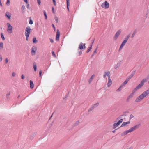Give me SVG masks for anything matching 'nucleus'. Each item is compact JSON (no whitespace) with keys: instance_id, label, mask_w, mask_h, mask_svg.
Returning <instances> with one entry per match:
<instances>
[{"instance_id":"f257e3e1","label":"nucleus","mask_w":149,"mask_h":149,"mask_svg":"<svg viewBox=\"0 0 149 149\" xmlns=\"http://www.w3.org/2000/svg\"><path fill=\"white\" fill-rule=\"evenodd\" d=\"M149 94V88L146 91H144L141 95L139 96L135 100L136 102H138L141 101Z\"/></svg>"},{"instance_id":"f03ea898","label":"nucleus","mask_w":149,"mask_h":149,"mask_svg":"<svg viewBox=\"0 0 149 149\" xmlns=\"http://www.w3.org/2000/svg\"><path fill=\"white\" fill-rule=\"evenodd\" d=\"M141 125L140 124H139L134 126L132 127L131 128L128 130L125 131L122 133L121 134V136H123L126 135L128 133L131 132L139 128L140 127Z\"/></svg>"},{"instance_id":"7ed1b4c3","label":"nucleus","mask_w":149,"mask_h":149,"mask_svg":"<svg viewBox=\"0 0 149 149\" xmlns=\"http://www.w3.org/2000/svg\"><path fill=\"white\" fill-rule=\"evenodd\" d=\"M31 30V29L29 27H27L25 29V34L26 37V40L27 41L28 40V38Z\"/></svg>"},{"instance_id":"20e7f679","label":"nucleus","mask_w":149,"mask_h":149,"mask_svg":"<svg viewBox=\"0 0 149 149\" xmlns=\"http://www.w3.org/2000/svg\"><path fill=\"white\" fill-rule=\"evenodd\" d=\"M7 31L9 33H11L12 32L13 27L9 23H7Z\"/></svg>"},{"instance_id":"39448f33","label":"nucleus","mask_w":149,"mask_h":149,"mask_svg":"<svg viewBox=\"0 0 149 149\" xmlns=\"http://www.w3.org/2000/svg\"><path fill=\"white\" fill-rule=\"evenodd\" d=\"M146 79H143L141 82L140 84H139L136 87V88L138 90L140 89L143 86L144 83L146 82Z\"/></svg>"},{"instance_id":"423d86ee","label":"nucleus","mask_w":149,"mask_h":149,"mask_svg":"<svg viewBox=\"0 0 149 149\" xmlns=\"http://www.w3.org/2000/svg\"><path fill=\"white\" fill-rule=\"evenodd\" d=\"M109 3L107 1L103 3L101 5V6L105 9H107L109 7Z\"/></svg>"},{"instance_id":"0eeeda50","label":"nucleus","mask_w":149,"mask_h":149,"mask_svg":"<svg viewBox=\"0 0 149 149\" xmlns=\"http://www.w3.org/2000/svg\"><path fill=\"white\" fill-rule=\"evenodd\" d=\"M123 121V119H121L119 121L116 123H114L113 127V129H115L118 127Z\"/></svg>"},{"instance_id":"6e6552de","label":"nucleus","mask_w":149,"mask_h":149,"mask_svg":"<svg viewBox=\"0 0 149 149\" xmlns=\"http://www.w3.org/2000/svg\"><path fill=\"white\" fill-rule=\"evenodd\" d=\"M86 44L83 43L82 42L80 43L78 47V49L82 50L83 49H85L86 48V46H85Z\"/></svg>"},{"instance_id":"1a4fd4ad","label":"nucleus","mask_w":149,"mask_h":149,"mask_svg":"<svg viewBox=\"0 0 149 149\" xmlns=\"http://www.w3.org/2000/svg\"><path fill=\"white\" fill-rule=\"evenodd\" d=\"M121 29H119L117 31L114 36V39L115 40H116L117 39L121 33Z\"/></svg>"},{"instance_id":"9d476101","label":"nucleus","mask_w":149,"mask_h":149,"mask_svg":"<svg viewBox=\"0 0 149 149\" xmlns=\"http://www.w3.org/2000/svg\"><path fill=\"white\" fill-rule=\"evenodd\" d=\"M136 72V71H133L131 74L128 76L126 78V79L129 81L130 79L134 76Z\"/></svg>"},{"instance_id":"9b49d317","label":"nucleus","mask_w":149,"mask_h":149,"mask_svg":"<svg viewBox=\"0 0 149 149\" xmlns=\"http://www.w3.org/2000/svg\"><path fill=\"white\" fill-rule=\"evenodd\" d=\"M107 76H108V79L109 78H110V73L109 71H108L107 72H104V74L103 75V77L104 78H105Z\"/></svg>"},{"instance_id":"f8f14e48","label":"nucleus","mask_w":149,"mask_h":149,"mask_svg":"<svg viewBox=\"0 0 149 149\" xmlns=\"http://www.w3.org/2000/svg\"><path fill=\"white\" fill-rule=\"evenodd\" d=\"M60 35V33L59 31V30L57 29L56 30V41H59Z\"/></svg>"},{"instance_id":"ddd939ff","label":"nucleus","mask_w":149,"mask_h":149,"mask_svg":"<svg viewBox=\"0 0 149 149\" xmlns=\"http://www.w3.org/2000/svg\"><path fill=\"white\" fill-rule=\"evenodd\" d=\"M36 47H32L31 49V53L32 55L35 54L36 51Z\"/></svg>"},{"instance_id":"4468645a","label":"nucleus","mask_w":149,"mask_h":149,"mask_svg":"<svg viewBox=\"0 0 149 149\" xmlns=\"http://www.w3.org/2000/svg\"><path fill=\"white\" fill-rule=\"evenodd\" d=\"M5 16L7 17L9 19H10L11 17V15L10 13L9 12H7L6 13Z\"/></svg>"},{"instance_id":"2eb2a0df","label":"nucleus","mask_w":149,"mask_h":149,"mask_svg":"<svg viewBox=\"0 0 149 149\" xmlns=\"http://www.w3.org/2000/svg\"><path fill=\"white\" fill-rule=\"evenodd\" d=\"M126 42H127L123 40V41L122 42L121 44V45L119 49V51H120L123 48V47L125 45Z\"/></svg>"},{"instance_id":"dca6fc26","label":"nucleus","mask_w":149,"mask_h":149,"mask_svg":"<svg viewBox=\"0 0 149 149\" xmlns=\"http://www.w3.org/2000/svg\"><path fill=\"white\" fill-rule=\"evenodd\" d=\"M108 81L107 84V86L108 87H109L112 84V81L110 78L108 79Z\"/></svg>"},{"instance_id":"f3484780","label":"nucleus","mask_w":149,"mask_h":149,"mask_svg":"<svg viewBox=\"0 0 149 149\" xmlns=\"http://www.w3.org/2000/svg\"><path fill=\"white\" fill-rule=\"evenodd\" d=\"M21 11L22 13H24L25 12L26 9L24 5H22L21 7Z\"/></svg>"},{"instance_id":"a211bd4d","label":"nucleus","mask_w":149,"mask_h":149,"mask_svg":"<svg viewBox=\"0 0 149 149\" xmlns=\"http://www.w3.org/2000/svg\"><path fill=\"white\" fill-rule=\"evenodd\" d=\"M30 87L31 88H33L34 87V84L33 82L31 80L30 81Z\"/></svg>"},{"instance_id":"6ab92c4d","label":"nucleus","mask_w":149,"mask_h":149,"mask_svg":"<svg viewBox=\"0 0 149 149\" xmlns=\"http://www.w3.org/2000/svg\"><path fill=\"white\" fill-rule=\"evenodd\" d=\"M130 34H129L125 38V40H124L126 42H127L129 38L130 37Z\"/></svg>"},{"instance_id":"aec40b11","label":"nucleus","mask_w":149,"mask_h":149,"mask_svg":"<svg viewBox=\"0 0 149 149\" xmlns=\"http://www.w3.org/2000/svg\"><path fill=\"white\" fill-rule=\"evenodd\" d=\"M128 81H129L126 79L125 81H124L121 85L124 86L127 83Z\"/></svg>"},{"instance_id":"412c9836","label":"nucleus","mask_w":149,"mask_h":149,"mask_svg":"<svg viewBox=\"0 0 149 149\" xmlns=\"http://www.w3.org/2000/svg\"><path fill=\"white\" fill-rule=\"evenodd\" d=\"M99 103H97L93 105H92L91 106L94 108H96L99 105Z\"/></svg>"},{"instance_id":"4be33fe9","label":"nucleus","mask_w":149,"mask_h":149,"mask_svg":"<svg viewBox=\"0 0 149 149\" xmlns=\"http://www.w3.org/2000/svg\"><path fill=\"white\" fill-rule=\"evenodd\" d=\"M120 63H118L116 65H115L114 68L115 69H117L118 67H119L120 66Z\"/></svg>"},{"instance_id":"5701e85b","label":"nucleus","mask_w":149,"mask_h":149,"mask_svg":"<svg viewBox=\"0 0 149 149\" xmlns=\"http://www.w3.org/2000/svg\"><path fill=\"white\" fill-rule=\"evenodd\" d=\"M133 95L131 93L130 94V95L128 96L127 97V98L126 100L127 101V102H128L129 100L133 96Z\"/></svg>"},{"instance_id":"b1692460","label":"nucleus","mask_w":149,"mask_h":149,"mask_svg":"<svg viewBox=\"0 0 149 149\" xmlns=\"http://www.w3.org/2000/svg\"><path fill=\"white\" fill-rule=\"evenodd\" d=\"M67 1V9L68 10V11H69V0H66Z\"/></svg>"},{"instance_id":"393cba45","label":"nucleus","mask_w":149,"mask_h":149,"mask_svg":"<svg viewBox=\"0 0 149 149\" xmlns=\"http://www.w3.org/2000/svg\"><path fill=\"white\" fill-rule=\"evenodd\" d=\"M123 87V86L121 85L119 88L116 90V91L117 92L120 91Z\"/></svg>"},{"instance_id":"a878e982","label":"nucleus","mask_w":149,"mask_h":149,"mask_svg":"<svg viewBox=\"0 0 149 149\" xmlns=\"http://www.w3.org/2000/svg\"><path fill=\"white\" fill-rule=\"evenodd\" d=\"M94 74H93L91 76V78H90V79L89 80V81H88V82H89V84H90L91 83V81H92V80L93 79V78L94 77Z\"/></svg>"},{"instance_id":"bb28decb","label":"nucleus","mask_w":149,"mask_h":149,"mask_svg":"<svg viewBox=\"0 0 149 149\" xmlns=\"http://www.w3.org/2000/svg\"><path fill=\"white\" fill-rule=\"evenodd\" d=\"M33 66L34 71H36L37 70V66L36 63H33Z\"/></svg>"},{"instance_id":"cd10ccee","label":"nucleus","mask_w":149,"mask_h":149,"mask_svg":"<svg viewBox=\"0 0 149 149\" xmlns=\"http://www.w3.org/2000/svg\"><path fill=\"white\" fill-rule=\"evenodd\" d=\"M33 43H36L38 42V40L36 39V38L35 37H34L33 38Z\"/></svg>"},{"instance_id":"c85d7f7f","label":"nucleus","mask_w":149,"mask_h":149,"mask_svg":"<svg viewBox=\"0 0 149 149\" xmlns=\"http://www.w3.org/2000/svg\"><path fill=\"white\" fill-rule=\"evenodd\" d=\"M92 48V47L91 46L89 47L88 49L86 51V53H88L91 49Z\"/></svg>"},{"instance_id":"c756f323","label":"nucleus","mask_w":149,"mask_h":149,"mask_svg":"<svg viewBox=\"0 0 149 149\" xmlns=\"http://www.w3.org/2000/svg\"><path fill=\"white\" fill-rule=\"evenodd\" d=\"M79 123V121H77L75 123H74V124L73 125V127L78 125Z\"/></svg>"},{"instance_id":"7c9ffc66","label":"nucleus","mask_w":149,"mask_h":149,"mask_svg":"<svg viewBox=\"0 0 149 149\" xmlns=\"http://www.w3.org/2000/svg\"><path fill=\"white\" fill-rule=\"evenodd\" d=\"M138 89L136 88H134V89H133L132 91V93H131L133 95H134V94L135 93L136 91Z\"/></svg>"},{"instance_id":"2f4dec72","label":"nucleus","mask_w":149,"mask_h":149,"mask_svg":"<svg viewBox=\"0 0 149 149\" xmlns=\"http://www.w3.org/2000/svg\"><path fill=\"white\" fill-rule=\"evenodd\" d=\"M43 13H44V15L45 16V19H47V13H46V12L45 11H44Z\"/></svg>"},{"instance_id":"473e14b6","label":"nucleus","mask_w":149,"mask_h":149,"mask_svg":"<svg viewBox=\"0 0 149 149\" xmlns=\"http://www.w3.org/2000/svg\"><path fill=\"white\" fill-rule=\"evenodd\" d=\"M1 38L3 40H4L5 38L4 37L3 35V33H1Z\"/></svg>"},{"instance_id":"72a5a7b5","label":"nucleus","mask_w":149,"mask_h":149,"mask_svg":"<svg viewBox=\"0 0 149 149\" xmlns=\"http://www.w3.org/2000/svg\"><path fill=\"white\" fill-rule=\"evenodd\" d=\"M3 48V44L2 42H1L0 43V49H1Z\"/></svg>"},{"instance_id":"f704fd0d","label":"nucleus","mask_w":149,"mask_h":149,"mask_svg":"<svg viewBox=\"0 0 149 149\" xmlns=\"http://www.w3.org/2000/svg\"><path fill=\"white\" fill-rule=\"evenodd\" d=\"M94 41H95V39L94 38L91 41V45H90V46L92 47V46L94 43Z\"/></svg>"},{"instance_id":"c9c22d12","label":"nucleus","mask_w":149,"mask_h":149,"mask_svg":"<svg viewBox=\"0 0 149 149\" xmlns=\"http://www.w3.org/2000/svg\"><path fill=\"white\" fill-rule=\"evenodd\" d=\"M126 122H124L121 125L120 127L124 126L126 125Z\"/></svg>"},{"instance_id":"e433bc0d","label":"nucleus","mask_w":149,"mask_h":149,"mask_svg":"<svg viewBox=\"0 0 149 149\" xmlns=\"http://www.w3.org/2000/svg\"><path fill=\"white\" fill-rule=\"evenodd\" d=\"M136 33V32L135 31L134 32L132 35V36H131V38H133L134 37Z\"/></svg>"},{"instance_id":"4c0bfd02","label":"nucleus","mask_w":149,"mask_h":149,"mask_svg":"<svg viewBox=\"0 0 149 149\" xmlns=\"http://www.w3.org/2000/svg\"><path fill=\"white\" fill-rule=\"evenodd\" d=\"M97 48H98V47H97V46L96 48V49H95V50L93 52V54H95L97 53Z\"/></svg>"},{"instance_id":"58836bf2","label":"nucleus","mask_w":149,"mask_h":149,"mask_svg":"<svg viewBox=\"0 0 149 149\" xmlns=\"http://www.w3.org/2000/svg\"><path fill=\"white\" fill-rule=\"evenodd\" d=\"M94 108L91 106L88 109V112H89L91 111H92Z\"/></svg>"},{"instance_id":"ea45409f","label":"nucleus","mask_w":149,"mask_h":149,"mask_svg":"<svg viewBox=\"0 0 149 149\" xmlns=\"http://www.w3.org/2000/svg\"><path fill=\"white\" fill-rule=\"evenodd\" d=\"M8 61V59L7 58H6L5 61V64H7Z\"/></svg>"},{"instance_id":"a19ab883","label":"nucleus","mask_w":149,"mask_h":149,"mask_svg":"<svg viewBox=\"0 0 149 149\" xmlns=\"http://www.w3.org/2000/svg\"><path fill=\"white\" fill-rule=\"evenodd\" d=\"M29 23L30 24H31V25L33 24V21L31 19H30V20L29 21Z\"/></svg>"},{"instance_id":"79ce46f5","label":"nucleus","mask_w":149,"mask_h":149,"mask_svg":"<svg viewBox=\"0 0 149 149\" xmlns=\"http://www.w3.org/2000/svg\"><path fill=\"white\" fill-rule=\"evenodd\" d=\"M149 79V74H148L147 77H146V78H144L143 79H146V82L147 81V80Z\"/></svg>"},{"instance_id":"37998d69","label":"nucleus","mask_w":149,"mask_h":149,"mask_svg":"<svg viewBox=\"0 0 149 149\" xmlns=\"http://www.w3.org/2000/svg\"><path fill=\"white\" fill-rule=\"evenodd\" d=\"M134 117V116L132 114H131L130 116V120L132 118H133Z\"/></svg>"},{"instance_id":"c03bdc74","label":"nucleus","mask_w":149,"mask_h":149,"mask_svg":"<svg viewBox=\"0 0 149 149\" xmlns=\"http://www.w3.org/2000/svg\"><path fill=\"white\" fill-rule=\"evenodd\" d=\"M10 3V1H7V2H6V4L7 6H9Z\"/></svg>"},{"instance_id":"a18cd8bd","label":"nucleus","mask_w":149,"mask_h":149,"mask_svg":"<svg viewBox=\"0 0 149 149\" xmlns=\"http://www.w3.org/2000/svg\"><path fill=\"white\" fill-rule=\"evenodd\" d=\"M10 94V92H8L6 94V97H8Z\"/></svg>"},{"instance_id":"49530a36","label":"nucleus","mask_w":149,"mask_h":149,"mask_svg":"<svg viewBox=\"0 0 149 149\" xmlns=\"http://www.w3.org/2000/svg\"><path fill=\"white\" fill-rule=\"evenodd\" d=\"M37 1L38 4L39 5H40V3H41V0H37Z\"/></svg>"},{"instance_id":"de8ad7c7","label":"nucleus","mask_w":149,"mask_h":149,"mask_svg":"<svg viewBox=\"0 0 149 149\" xmlns=\"http://www.w3.org/2000/svg\"><path fill=\"white\" fill-rule=\"evenodd\" d=\"M52 12H53V13L54 14L55 13V10H54V8L53 7H52Z\"/></svg>"},{"instance_id":"09e8293b","label":"nucleus","mask_w":149,"mask_h":149,"mask_svg":"<svg viewBox=\"0 0 149 149\" xmlns=\"http://www.w3.org/2000/svg\"><path fill=\"white\" fill-rule=\"evenodd\" d=\"M24 78H25L24 76V75L23 74H22L21 76V79H24Z\"/></svg>"},{"instance_id":"8fccbe9b","label":"nucleus","mask_w":149,"mask_h":149,"mask_svg":"<svg viewBox=\"0 0 149 149\" xmlns=\"http://www.w3.org/2000/svg\"><path fill=\"white\" fill-rule=\"evenodd\" d=\"M52 55L54 56V57H56V55H55V53L54 52V51H52Z\"/></svg>"},{"instance_id":"3c124183","label":"nucleus","mask_w":149,"mask_h":149,"mask_svg":"<svg viewBox=\"0 0 149 149\" xmlns=\"http://www.w3.org/2000/svg\"><path fill=\"white\" fill-rule=\"evenodd\" d=\"M68 94H66L65 95V97L63 98V99L64 100L66 99L68 97Z\"/></svg>"},{"instance_id":"603ef678","label":"nucleus","mask_w":149,"mask_h":149,"mask_svg":"<svg viewBox=\"0 0 149 149\" xmlns=\"http://www.w3.org/2000/svg\"><path fill=\"white\" fill-rule=\"evenodd\" d=\"M126 116V115H125V114H123V115H121L120 116V118H122V117L123 116Z\"/></svg>"},{"instance_id":"864d4df0","label":"nucleus","mask_w":149,"mask_h":149,"mask_svg":"<svg viewBox=\"0 0 149 149\" xmlns=\"http://www.w3.org/2000/svg\"><path fill=\"white\" fill-rule=\"evenodd\" d=\"M52 26L53 27V28L54 29V31H55V30H56V29H55V27L54 26V25L53 24H52Z\"/></svg>"},{"instance_id":"5fc2aeb1","label":"nucleus","mask_w":149,"mask_h":149,"mask_svg":"<svg viewBox=\"0 0 149 149\" xmlns=\"http://www.w3.org/2000/svg\"><path fill=\"white\" fill-rule=\"evenodd\" d=\"M15 73L14 72H13L12 73V76H13V77H14L15 76Z\"/></svg>"},{"instance_id":"6e6d98bb","label":"nucleus","mask_w":149,"mask_h":149,"mask_svg":"<svg viewBox=\"0 0 149 149\" xmlns=\"http://www.w3.org/2000/svg\"><path fill=\"white\" fill-rule=\"evenodd\" d=\"M53 2L54 5H56V1L55 0H53Z\"/></svg>"},{"instance_id":"4d7b16f0","label":"nucleus","mask_w":149,"mask_h":149,"mask_svg":"<svg viewBox=\"0 0 149 149\" xmlns=\"http://www.w3.org/2000/svg\"><path fill=\"white\" fill-rule=\"evenodd\" d=\"M41 74H42V71L41 70H40L39 71V75H40V77L41 76Z\"/></svg>"},{"instance_id":"13d9d810","label":"nucleus","mask_w":149,"mask_h":149,"mask_svg":"<svg viewBox=\"0 0 149 149\" xmlns=\"http://www.w3.org/2000/svg\"><path fill=\"white\" fill-rule=\"evenodd\" d=\"M2 61V58L1 55L0 54V61Z\"/></svg>"},{"instance_id":"bf43d9fd","label":"nucleus","mask_w":149,"mask_h":149,"mask_svg":"<svg viewBox=\"0 0 149 149\" xmlns=\"http://www.w3.org/2000/svg\"><path fill=\"white\" fill-rule=\"evenodd\" d=\"M79 56H80L81 54L82 53V51H80L79 52Z\"/></svg>"},{"instance_id":"052dcab7","label":"nucleus","mask_w":149,"mask_h":149,"mask_svg":"<svg viewBox=\"0 0 149 149\" xmlns=\"http://www.w3.org/2000/svg\"><path fill=\"white\" fill-rule=\"evenodd\" d=\"M0 6L1 7H2V6H3V5H2V3H1V0H0Z\"/></svg>"},{"instance_id":"680f3d73","label":"nucleus","mask_w":149,"mask_h":149,"mask_svg":"<svg viewBox=\"0 0 149 149\" xmlns=\"http://www.w3.org/2000/svg\"><path fill=\"white\" fill-rule=\"evenodd\" d=\"M26 7H27V8H28V9L29 8V4H27V6H26Z\"/></svg>"},{"instance_id":"e2e57ef3","label":"nucleus","mask_w":149,"mask_h":149,"mask_svg":"<svg viewBox=\"0 0 149 149\" xmlns=\"http://www.w3.org/2000/svg\"><path fill=\"white\" fill-rule=\"evenodd\" d=\"M50 40L51 42H53V40L52 39H50Z\"/></svg>"},{"instance_id":"0e129e2a","label":"nucleus","mask_w":149,"mask_h":149,"mask_svg":"<svg viewBox=\"0 0 149 149\" xmlns=\"http://www.w3.org/2000/svg\"><path fill=\"white\" fill-rule=\"evenodd\" d=\"M126 124H129L130 123V121H128V122H126Z\"/></svg>"},{"instance_id":"69168bd1","label":"nucleus","mask_w":149,"mask_h":149,"mask_svg":"<svg viewBox=\"0 0 149 149\" xmlns=\"http://www.w3.org/2000/svg\"><path fill=\"white\" fill-rule=\"evenodd\" d=\"M24 1L25 3H27V0H24Z\"/></svg>"},{"instance_id":"338daca9","label":"nucleus","mask_w":149,"mask_h":149,"mask_svg":"<svg viewBox=\"0 0 149 149\" xmlns=\"http://www.w3.org/2000/svg\"><path fill=\"white\" fill-rule=\"evenodd\" d=\"M117 129H115V130H114L113 131H112V132H113V133H115L116 132V130Z\"/></svg>"},{"instance_id":"774afa93","label":"nucleus","mask_w":149,"mask_h":149,"mask_svg":"<svg viewBox=\"0 0 149 149\" xmlns=\"http://www.w3.org/2000/svg\"><path fill=\"white\" fill-rule=\"evenodd\" d=\"M95 54H93L91 56V57L92 58V56H93Z\"/></svg>"}]
</instances>
